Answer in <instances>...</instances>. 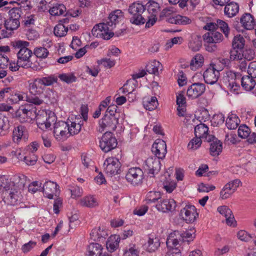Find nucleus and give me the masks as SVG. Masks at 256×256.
<instances>
[{
    "label": "nucleus",
    "instance_id": "f257e3e1",
    "mask_svg": "<svg viewBox=\"0 0 256 256\" xmlns=\"http://www.w3.org/2000/svg\"><path fill=\"white\" fill-rule=\"evenodd\" d=\"M254 78L250 76H242L240 72H234L232 71L227 72L224 80L228 84V87L230 92H236L240 88V82H241L242 87L246 91L252 90L256 85V81Z\"/></svg>",
    "mask_w": 256,
    "mask_h": 256
},
{
    "label": "nucleus",
    "instance_id": "f03ea898",
    "mask_svg": "<svg viewBox=\"0 0 256 256\" xmlns=\"http://www.w3.org/2000/svg\"><path fill=\"white\" fill-rule=\"evenodd\" d=\"M4 183L0 186L2 192L3 200L8 204L15 206L20 203L22 196L18 187L14 182L4 178Z\"/></svg>",
    "mask_w": 256,
    "mask_h": 256
},
{
    "label": "nucleus",
    "instance_id": "7ed1b4c3",
    "mask_svg": "<svg viewBox=\"0 0 256 256\" xmlns=\"http://www.w3.org/2000/svg\"><path fill=\"white\" fill-rule=\"evenodd\" d=\"M208 128L204 124H200L194 128L195 138H193L188 144H201L202 142L210 144H222L220 140L214 136L208 134Z\"/></svg>",
    "mask_w": 256,
    "mask_h": 256
},
{
    "label": "nucleus",
    "instance_id": "20e7f679",
    "mask_svg": "<svg viewBox=\"0 0 256 256\" xmlns=\"http://www.w3.org/2000/svg\"><path fill=\"white\" fill-rule=\"evenodd\" d=\"M146 10V6L138 2H134L130 6L128 10L132 15L130 22L132 24L138 26L146 22V20L142 16Z\"/></svg>",
    "mask_w": 256,
    "mask_h": 256
},
{
    "label": "nucleus",
    "instance_id": "39448f33",
    "mask_svg": "<svg viewBox=\"0 0 256 256\" xmlns=\"http://www.w3.org/2000/svg\"><path fill=\"white\" fill-rule=\"evenodd\" d=\"M202 38L206 50L212 52L216 50V44L222 41L223 36L220 32L217 31L208 32L203 35Z\"/></svg>",
    "mask_w": 256,
    "mask_h": 256
},
{
    "label": "nucleus",
    "instance_id": "423d86ee",
    "mask_svg": "<svg viewBox=\"0 0 256 256\" xmlns=\"http://www.w3.org/2000/svg\"><path fill=\"white\" fill-rule=\"evenodd\" d=\"M103 167L106 174L112 176L120 173L121 164L118 159L112 156L104 160Z\"/></svg>",
    "mask_w": 256,
    "mask_h": 256
},
{
    "label": "nucleus",
    "instance_id": "0eeeda50",
    "mask_svg": "<svg viewBox=\"0 0 256 256\" xmlns=\"http://www.w3.org/2000/svg\"><path fill=\"white\" fill-rule=\"evenodd\" d=\"M17 114L18 116L22 118V122H30L33 120H35L38 116V114L36 113V108L31 104H27L20 106L17 112Z\"/></svg>",
    "mask_w": 256,
    "mask_h": 256
},
{
    "label": "nucleus",
    "instance_id": "6e6552de",
    "mask_svg": "<svg viewBox=\"0 0 256 256\" xmlns=\"http://www.w3.org/2000/svg\"><path fill=\"white\" fill-rule=\"evenodd\" d=\"M125 177L129 183L136 186L140 185L142 182L144 174L142 170L140 168H131L128 169Z\"/></svg>",
    "mask_w": 256,
    "mask_h": 256
},
{
    "label": "nucleus",
    "instance_id": "1a4fd4ad",
    "mask_svg": "<svg viewBox=\"0 0 256 256\" xmlns=\"http://www.w3.org/2000/svg\"><path fill=\"white\" fill-rule=\"evenodd\" d=\"M30 43L26 41L18 40L16 42L14 46L16 48L20 49L17 55L18 60L28 62L31 57L32 52L28 48Z\"/></svg>",
    "mask_w": 256,
    "mask_h": 256
},
{
    "label": "nucleus",
    "instance_id": "9d476101",
    "mask_svg": "<svg viewBox=\"0 0 256 256\" xmlns=\"http://www.w3.org/2000/svg\"><path fill=\"white\" fill-rule=\"evenodd\" d=\"M92 34L94 36L106 40H110L114 36V32L110 30L105 22L96 24L92 30Z\"/></svg>",
    "mask_w": 256,
    "mask_h": 256
},
{
    "label": "nucleus",
    "instance_id": "9b49d317",
    "mask_svg": "<svg viewBox=\"0 0 256 256\" xmlns=\"http://www.w3.org/2000/svg\"><path fill=\"white\" fill-rule=\"evenodd\" d=\"M68 122L58 121L54 124V134L56 139L63 142L66 140L68 134Z\"/></svg>",
    "mask_w": 256,
    "mask_h": 256
},
{
    "label": "nucleus",
    "instance_id": "f8f14e48",
    "mask_svg": "<svg viewBox=\"0 0 256 256\" xmlns=\"http://www.w3.org/2000/svg\"><path fill=\"white\" fill-rule=\"evenodd\" d=\"M216 64H210V66L204 72V82L208 84H213L216 82L220 77V72Z\"/></svg>",
    "mask_w": 256,
    "mask_h": 256
},
{
    "label": "nucleus",
    "instance_id": "ddd939ff",
    "mask_svg": "<svg viewBox=\"0 0 256 256\" xmlns=\"http://www.w3.org/2000/svg\"><path fill=\"white\" fill-rule=\"evenodd\" d=\"M118 116H108V114H106L100 120L99 125L101 131L104 130L108 131L115 130L116 128V124H118Z\"/></svg>",
    "mask_w": 256,
    "mask_h": 256
},
{
    "label": "nucleus",
    "instance_id": "4468645a",
    "mask_svg": "<svg viewBox=\"0 0 256 256\" xmlns=\"http://www.w3.org/2000/svg\"><path fill=\"white\" fill-rule=\"evenodd\" d=\"M241 184L240 180L236 179L226 184L220 192V197L223 199H227L236 192Z\"/></svg>",
    "mask_w": 256,
    "mask_h": 256
},
{
    "label": "nucleus",
    "instance_id": "2eb2a0df",
    "mask_svg": "<svg viewBox=\"0 0 256 256\" xmlns=\"http://www.w3.org/2000/svg\"><path fill=\"white\" fill-rule=\"evenodd\" d=\"M42 114H38L35 120L39 128L44 130L50 128L52 123L55 122L56 116L54 114L52 116H48L46 112H42Z\"/></svg>",
    "mask_w": 256,
    "mask_h": 256
},
{
    "label": "nucleus",
    "instance_id": "dca6fc26",
    "mask_svg": "<svg viewBox=\"0 0 256 256\" xmlns=\"http://www.w3.org/2000/svg\"><path fill=\"white\" fill-rule=\"evenodd\" d=\"M206 90L205 84L202 83L196 82L188 86L186 95L189 98L196 99L202 96Z\"/></svg>",
    "mask_w": 256,
    "mask_h": 256
},
{
    "label": "nucleus",
    "instance_id": "f3484780",
    "mask_svg": "<svg viewBox=\"0 0 256 256\" xmlns=\"http://www.w3.org/2000/svg\"><path fill=\"white\" fill-rule=\"evenodd\" d=\"M198 216L196 210L194 206L186 205L181 210L180 216L187 223L193 222Z\"/></svg>",
    "mask_w": 256,
    "mask_h": 256
},
{
    "label": "nucleus",
    "instance_id": "a211bd4d",
    "mask_svg": "<svg viewBox=\"0 0 256 256\" xmlns=\"http://www.w3.org/2000/svg\"><path fill=\"white\" fill-rule=\"evenodd\" d=\"M146 170L150 177H154L158 174L161 168V164L160 160L156 158H148L145 162Z\"/></svg>",
    "mask_w": 256,
    "mask_h": 256
},
{
    "label": "nucleus",
    "instance_id": "6ab92c4d",
    "mask_svg": "<svg viewBox=\"0 0 256 256\" xmlns=\"http://www.w3.org/2000/svg\"><path fill=\"white\" fill-rule=\"evenodd\" d=\"M21 149H16L12 150L11 152V154L13 156L16 157L20 160H23L28 166H34L37 161V156L34 154L28 153L29 155L24 156V153H22Z\"/></svg>",
    "mask_w": 256,
    "mask_h": 256
},
{
    "label": "nucleus",
    "instance_id": "aec40b11",
    "mask_svg": "<svg viewBox=\"0 0 256 256\" xmlns=\"http://www.w3.org/2000/svg\"><path fill=\"white\" fill-rule=\"evenodd\" d=\"M42 191L46 197L52 199L54 196H57L59 194L58 186L54 182L47 181L43 186Z\"/></svg>",
    "mask_w": 256,
    "mask_h": 256
},
{
    "label": "nucleus",
    "instance_id": "412c9836",
    "mask_svg": "<svg viewBox=\"0 0 256 256\" xmlns=\"http://www.w3.org/2000/svg\"><path fill=\"white\" fill-rule=\"evenodd\" d=\"M176 202L173 199H162L156 205V209L163 212H173L175 210Z\"/></svg>",
    "mask_w": 256,
    "mask_h": 256
},
{
    "label": "nucleus",
    "instance_id": "4be33fe9",
    "mask_svg": "<svg viewBox=\"0 0 256 256\" xmlns=\"http://www.w3.org/2000/svg\"><path fill=\"white\" fill-rule=\"evenodd\" d=\"M28 139V132L23 126H18L13 130L12 140L14 142L25 143L27 142Z\"/></svg>",
    "mask_w": 256,
    "mask_h": 256
},
{
    "label": "nucleus",
    "instance_id": "5701e85b",
    "mask_svg": "<svg viewBox=\"0 0 256 256\" xmlns=\"http://www.w3.org/2000/svg\"><path fill=\"white\" fill-rule=\"evenodd\" d=\"M122 12L121 10H117L112 12L108 18V20L105 22V24L108 26V28L112 32L116 24L119 20L122 18Z\"/></svg>",
    "mask_w": 256,
    "mask_h": 256
},
{
    "label": "nucleus",
    "instance_id": "b1692460",
    "mask_svg": "<svg viewBox=\"0 0 256 256\" xmlns=\"http://www.w3.org/2000/svg\"><path fill=\"white\" fill-rule=\"evenodd\" d=\"M160 246L159 238L154 235H150L144 247L146 250L152 252L156 250Z\"/></svg>",
    "mask_w": 256,
    "mask_h": 256
},
{
    "label": "nucleus",
    "instance_id": "393cba45",
    "mask_svg": "<svg viewBox=\"0 0 256 256\" xmlns=\"http://www.w3.org/2000/svg\"><path fill=\"white\" fill-rule=\"evenodd\" d=\"M240 21L243 27L246 30H250L254 28L256 24L254 17L248 13L243 14L240 19Z\"/></svg>",
    "mask_w": 256,
    "mask_h": 256
},
{
    "label": "nucleus",
    "instance_id": "a878e982",
    "mask_svg": "<svg viewBox=\"0 0 256 256\" xmlns=\"http://www.w3.org/2000/svg\"><path fill=\"white\" fill-rule=\"evenodd\" d=\"M44 87L39 79L36 78L29 84V90L31 94H40L43 92Z\"/></svg>",
    "mask_w": 256,
    "mask_h": 256
},
{
    "label": "nucleus",
    "instance_id": "bb28decb",
    "mask_svg": "<svg viewBox=\"0 0 256 256\" xmlns=\"http://www.w3.org/2000/svg\"><path fill=\"white\" fill-rule=\"evenodd\" d=\"M178 234V230H174L169 234L166 242L168 247L172 248V250L177 248L176 246L179 244L180 242H182V240H179Z\"/></svg>",
    "mask_w": 256,
    "mask_h": 256
},
{
    "label": "nucleus",
    "instance_id": "cd10ccee",
    "mask_svg": "<svg viewBox=\"0 0 256 256\" xmlns=\"http://www.w3.org/2000/svg\"><path fill=\"white\" fill-rule=\"evenodd\" d=\"M81 206L89 208H93L98 204L97 199L94 196H87L81 198L79 202Z\"/></svg>",
    "mask_w": 256,
    "mask_h": 256
},
{
    "label": "nucleus",
    "instance_id": "c85d7f7f",
    "mask_svg": "<svg viewBox=\"0 0 256 256\" xmlns=\"http://www.w3.org/2000/svg\"><path fill=\"white\" fill-rule=\"evenodd\" d=\"M104 248L100 244L96 242L90 243L87 248L88 256H100L104 252Z\"/></svg>",
    "mask_w": 256,
    "mask_h": 256
},
{
    "label": "nucleus",
    "instance_id": "c756f323",
    "mask_svg": "<svg viewBox=\"0 0 256 256\" xmlns=\"http://www.w3.org/2000/svg\"><path fill=\"white\" fill-rule=\"evenodd\" d=\"M90 238L94 241H100L105 240L108 234L103 228H95L92 229L90 234Z\"/></svg>",
    "mask_w": 256,
    "mask_h": 256
},
{
    "label": "nucleus",
    "instance_id": "7c9ffc66",
    "mask_svg": "<svg viewBox=\"0 0 256 256\" xmlns=\"http://www.w3.org/2000/svg\"><path fill=\"white\" fill-rule=\"evenodd\" d=\"M179 240L182 242H187L189 244L195 238V230L194 229H190L186 231H179Z\"/></svg>",
    "mask_w": 256,
    "mask_h": 256
},
{
    "label": "nucleus",
    "instance_id": "2f4dec72",
    "mask_svg": "<svg viewBox=\"0 0 256 256\" xmlns=\"http://www.w3.org/2000/svg\"><path fill=\"white\" fill-rule=\"evenodd\" d=\"M120 241L119 236L114 235L110 236L106 242L108 250L111 252L115 251L118 246Z\"/></svg>",
    "mask_w": 256,
    "mask_h": 256
},
{
    "label": "nucleus",
    "instance_id": "473e14b6",
    "mask_svg": "<svg viewBox=\"0 0 256 256\" xmlns=\"http://www.w3.org/2000/svg\"><path fill=\"white\" fill-rule=\"evenodd\" d=\"M239 6L236 2H230L225 6L224 12L225 15L231 18L236 15L238 12Z\"/></svg>",
    "mask_w": 256,
    "mask_h": 256
},
{
    "label": "nucleus",
    "instance_id": "72a5a7b5",
    "mask_svg": "<svg viewBox=\"0 0 256 256\" xmlns=\"http://www.w3.org/2000/svg\"><path fill=\"white\" fill-rule=\"evenodd\" d=\"M152 151L156 158L163 159L167 152L166 145H152Z\"/></svg>",
    "mask_w": 256,
    "mask_h": 256
},
{
    "label": "nucleus",
    "instance_id": "f704fd0d",
    "mask_svg": "<svg viewBox=\"0 0 256 256\" xmlns=\"http://www.w3.org/2000/svg\"><path fill=\"white\" fill-rule=\"evenodd\" d=\"M240 122V120L236 114H231L228 116L226 125L228 129L234 130L238 128Z\"/></svg>",
    "mask_w": 256,
    "mask_h": 256
},
{
    "label": "nucleus",
    "instance_id": "c9c22d12",
    "mask_svg": "<svg viewBox=\"0 0 256 256\" xmlns=\"http://www.w3.org/2000/svg\"><path fill=\"white\" fill-rule=\"evenodd\" d=\"M161 68V64L158 61L154 60L146 65V70L149 74L158 75L159 70H162Z\"/></svg>",
    "mask_w": 256,
    "mask_h": 256
},
{
    "label": "nucleus",
    "instance_id": "e433bc0d",
    "mask_svg": "<svg viewBox=\"0 0 256 256\" xmlns=\"http://www.w3.org/2000/svg\"><path fill=\"white\" fill-rule=\"evenodd\" d=\"M204 62V58L202 54H197L190 62V68L192 70H196L201 67Z\"/></svg>",
    "mask_w": 256,
    "mask_h": 256
},
{
    "label": "nucleus",
    "instance_id": "4c0bfd02",
    "mask_svg": "<svg viewBox=\"0 0 256 256\" xmlns=\"http://www.w3.org/2000/svg\"><path fill=\"white\" fill-rule=\"evenodd\" d=\"M10 96L8 98L7 102L8 104H16L20 100H22L24 97L22 95L18 92H16L12 88V91L9 93Z\"/></svg>",
    "mask_w": 256,
    "mask_h": 256
},
{
    "label": "nucleus",
    "instance_id": "58836bf2",
    "mask_svg": "<svg viewBox=\"0 0 256 256\" xmlns=\"http://www.w3.org/2000/svg\"><path fill=\"white\" fill-rule=\"evenodd\" d=\"M100 144H118L116 138L114 136L112 133L110 132H106L103 134L100 141Z\"/></svg>",
    "mask_w": 256,
    "mask_h": 256
},
{
    "label": "nucleus",
    "instance_id": "ea45409f",
    "mask_svg": "<svg viewBox=\"0 0 256 256\" xmlns=\"http://www.w3.org/2000/svg\"><path fill=\"white\" fill-rule=\"evenodd\" d=\"M162 194L160 192L150 191L149 192L146 196V204H150L151 203L155 202L158 200L160 199Z\"/></svg>",
    "mask_w": 256,
    "mask_h": 256
},
{
    "label": "nucleus",
    "instance_id": "a19ab883",
    "mask_svg": "<svg viewBox=\"0 0 256 256\" xmlns=\"http://www.w3.org/2000/svg\"><path fill=\"white\" fill-rule=\"evenodd\" d=\"M20 26L19 20H16L11 18L6 19L4 28L6 30L12 31L17 29Z\"/></svg>",
    "mask_w": 256,
    "mask_h": 256
},
{
    "label": "nucleus",
    "instance_id": "79ce46f5",
    "mask_svg": "<svg viewBox=\"0 0 256 256\" xmlns=\"http://www.w3.org/2000/svg\"><path fill=\"white\" fill-rule=\"evenodd\" d=\"M26 100L32 104L36 106H40L44 102V100L42 98L41 94H31L30 96H26Z\"/></svg>",
    "mask_w": 256,
    "mask_h": 256
},
{
    "label": "nucleus",
    "instance_id": "37998d69",
    "mask_svg": "<svg viewBox=\"0 0 256 256\" xmlns=\"http://www.w3.org/2000/svg\"><path fill=\"white\" fill-rule=\"evenodd\" d=\"M245 40L240 35L235 36L234 38L232 46L234 49L243 50Z\"/></svg>",
    "mask_w": 256,
    "mask_h": 256
},
{
    "label": "nucleus",
    "instance_id": "c03bdc74",
    "mask_svg": "<svg viewBox=\"0 0 256 256\" xmlns=\"http://www.w3.org/2000/svg\"><path fill=\"white\" fill-rule=\"evenodd\" d=\"M70 122V124L69 122H68V134H70V135L78 134L82 128V123H76V122Z\"/></svg>",
    "mask_w": 256,
    "mask_h": 256
},
{
    "label": "nucleus",
    "instance_id": "a18cd8bd",
    "mask_svg": "<svg viewBox=\"0 0 256 256\" xmlns=\"http://www.w3.org/2000/svg\"><path fill=\"white\" fill-rule=\"evenodd\" d=\"M145 6L148 12L152 16H156L160 8L158 4L152 0H149Z\"/></svg>",
    "mask_w": 256,
    "mask_h": 256
},
{
    "label": "nucleus",
    "instance_id": "49530a36",
    "mask_svg": "<svg viewBox=\"0 0 256 256\" xmlns=\"http://www.w3.org/2000/svg\"><path fill=\"white\" fill-rule=\"evenodd\" d=\"M39 79L43 87L52 85L54 83L56 82L58 80L57 77L52 74L39 78Z\"/></svg>",
    "mask_w": 256,
    "mask_h": 256
},
{
    "label": "nucleus",
    "instance_id": "de8ad7c7",
    "mask_svg": "<svg viewBox=\"0 0 256 256\" xmlns=\"http://www.w3.org/2000/svg\"><path fill=\"white\" fill-rule=\"evenodd\" d=\"M68 30V28L62 24H58L54 28V32L56 36L62 37L66 35Z\"/></svg>",
    "mask_w": 256,
    "mask_h": 256
},
{
    "label": "nucleus",
    "instance_id": "09e8293b",
    "mask_svg": "<svg viewBox=\"0 0 256 256\" xmlns=\"http://www.w3.org/2000/svg\"><path fill=\"white\" fill-rule=\"evenodd\" d=\"M140 251L135 244H130L127 247L124 253V256H138Z\"/></svg>",
    "mask_w": 256,
    "mask_h": 256
},
{
    "label": "nucleus",
    "instance_id": "8fccbe9b",
    "mask_svg": "<svg viewBox=\"0 0 256 256\" xmlns=\"http://www.w3.org/2000/svg\"><path fill=\"white\" fill-rule=\"evenodd\" d=\"M224 122V115L221 113L214 114L211 120L212 124L214 126H219L223 124Z\"/></svg>",
    "mask_w": 256,
    "mask_h": 256
},
{
    "label": "nucleus",
    "instance_id": "3c124183",
    "mask_svg": "<svg viewBox=\"0 0 256 256\" xmlns=\"http://www.w3.org/2000/svg\"><path fill=\"white\" fill-rule=\"evenodd\" d=\"M66 8L63 4H58L50 8L49 12L52 16H60L64 14L66 11Z\"/></svg>",
    "mask_w": 256,
    "mask_h": 256
},
{
    "label": "nucleus",
    "instance_id": "603ef678",
    "mask_svg": "<svg viewBox=\"0 0 256 256\" xmlns=\"http://www.w3.org/2000/svg\"><path fill=\"white\" fill-rule=\"evenodd\" d=\"M60 79L67 84L75 82L76 80V76L72 73L62 74L59 75Z\"/></svg>",
    "mask_w": 256,
    "mask_h": 256
},
{
    "label": "nucleus",
    "instance_id": "864d4df0",
    "mask_svg": "<svg viewBox=\"0 0 256 256\" xmlns=\"http://www.w3.org/2000/svg\"><path fill=\"white\" fill-rule=\"evenodd\" d=\"M238 132L240 137L245 138L249 137L250 134V130L246 124H242L239 126Z\"/></svg>",
    "mask_w": 256,
    "mask_h": 256
},
{
    "label": "nucleus",
    "instance_id": "5fc2aeb1",
    "mask_svg": "<svg viewBox=\"0 0 256 256\" xmlns=\"http://www.w3.org/2000/svg\"><path fill=\"white\" fill-rule=\"evenodd\" d=\"M202 46V40L200 38L196 36L190 42L189 44V47L194 52L198 51Z\"/></svg>",
    "mask_w": 256,
    "mask_h": 256
},
{
    "label": "nucleus",
    "instance_id": "6e6d98bb",
    "mask_svg": "<svg viewBox=\"0 0 256 256\" xmlns=\"http://www.w3.org/2000/svg\"><path fill=\"white\" fill-rule=\"evenodd\" d=\"M243 50L234 49L230 51V58L232 60H242L244 58Z\"/></svg>",
    "mask_w": 256,
    "mask_h": 256
},
{
    "label": "nucleus",
    "instance_id": "4d7b16f0",
    "mask_svg": "<svg viewBox=\"0 0 256 256\" xmlns=\"http://www.w3.org/2000/svg\"><path fill=\"white\" fill-rule=\"evenodd\" d=\"M158 104L156 98L152 96L151 97L150 100H148L144 104V106L146 110L151 111L155 110L157 108Z\"/></svg>",
    "mask_w": 256,
    "mask_h": 256
},
{
    "label": "nucleus",
    "instance_id": "13d9d810",
    "mask_svg": "<svg viewBox=\"0 0 256 256\" xmlns=\"http://www.w3.org/2000/svg\"><path fill=\"white\" fill-rule=\"evenodd\" d=\"M34 54L38 58H45L48 56L49 52L48 50L44 47H38L35 48Z\"/></svg>",
    "mask_w": 256,
    "mask_h": 256
},
{
    "label": "nucleus",
    "instance_id": "bf43d9fd",
    "mask_svg": "<svg viewBox=\"0 0 256 256\" xmlns=\"http://www.w3.org/2000/svg\"><path fill=\"white\" fill-rule=\"evenodd\" d=\"M217 28H219L220 30L223 32L224 34L226 37H228L230 28H228V24L225 22L220 20H218L216 24Z\"/></svg>",
    "mask_w": 256,
    "mask_h": 256
},
{
    "label": "nucleus",
    "instance_id": "052dcab7",
    "mask_svg": "<svg viewBox=\"0 0 256 256\" xmlns=\"http://www.w3.org/2000/svg\"><path fill=\"white\" fill-rule=\"evenodd\" d=\"M70 190L72 198H77L81 196L83 193L82 189L77 186H71Z\"/></svg>",
    "mask_w": 256,
    "mask_h": 256
},
{
    "label": "nucleus",
    "instance_id": "680f3d73",
    "mask_svg": "<svg viewBox=\"0 0 256 256\" xmlns=\"http://www.w3.org/2000/svg\"><path fill=\"white\" fill-rule=\"evenodd\" d=\"M115 60L108 58H104L98 61V64H102L104 68H110L115 65Z\"/></svg>",
    "mask_w": 256,
    "mask_h": 256
},
{
    "label": "nucleus",
    "instance_id": "e2e57ef3",
    "mask_svg": "<svg viewBox=\"0 0 256 256\" xmlns=\"http://www.w3.org/2000/svg\"><path fill=\"white\" fill-rule=\"evenodd\" d=\"M22 11L20 8H14L10 10V18L16 20H19L21 16Z\"/></svg>",
    "mask_w": 256,
    "mask_h": 256
},
{
    "label": "nucleus",
    "instance_id": "0e129e2a",
    "mask_svg": "<svg viewBox=\"0 0 256 256\" xmlns=\"http://www.w3.org/2000/svg\"><path fill=\"white\" fill-rule=\"evenodd\" d=\"M222 145H210V154L214 156H218L222 152Z\"/></svg>",
    "mask_w": 256,
    "mask_h": 256
},
{
    "label": "nucleus",
    "instance_id": "69168bd1",
    "mask_svg": "<svg viewBox=\"0 0 256 256\" xmlns=\"http://www.w3.org/2000/svg\"><path fill=\"white\" fill-rule=\"evenodd\" d=\"M10 60L8 56L5 54H0V68L4 69L9 64Z\"/></svg>",
    "mask_w": 256,
    "mask_h": 256
},
{
    "label": "nucleus",
    "instance_id": "338daca9",
    "mask_svg": "<svg viewBox=\"0 0 256 256\" xmlns=\"http://www.w3.org/2000/svg\"><path fill=\"white\" fill-rule=\"evenodd\" d=\"M248 73L252 78H256V61H253L250 63Z\"/></svg>",
    "mask_w": 256,
    "mask_h": 256
},
{
    "label": "nucleus",
    "instance_id": "774afa93",
    "mask_svg": "<svg viewBox=\"0 0 256 256\" xmlns=\"http://www.w3.org/2000/svg\"><path fill=\"white\" fill-rule=\"evenodd\" d=\"M41 184H39L38 182H32L28 187V192L34 194L38 191L40 190Z\"/></svg>",
    "mask_w": 256,
    "mask_h": 256
}]
</instances>
